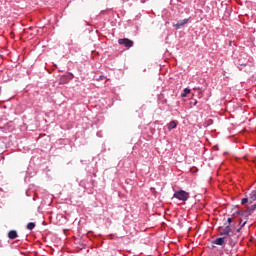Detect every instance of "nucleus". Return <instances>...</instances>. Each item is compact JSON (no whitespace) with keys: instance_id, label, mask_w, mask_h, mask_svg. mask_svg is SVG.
<instances>
[{"instance_id":"obj_14","label":"nucleus","mask_w":256,"mask_h":256,"mask_svg":"<svg viewBox=\"0 0 256 256\" xmlns=\"http://www.w3.org/2000/svg\"><path fill=\"white\" fill-rule=\"evenodd\" d=\"M240 223H241V226H240V227L243 228V227H245V225L247 224V221H244V222H243V220H240Z\"/></svg>"},{"instance_id":"obj_8","label":"nucleus","mask_w":256,"mask_h":256,"mask_svg":"<svg viewBox=\"0 0 256 256\" xmlns=\"http://www.w3.org/2000/svg\"><path fill=\"white\" fill-rule=\"evenodd\" d=\"M177 127V122L175 121H171L169 124H168V130L171 131L172 129H175Z\"/></svg>"},{"instance_id":"obj_9","label":"nucleus","mask_w":256,"mask_h":256,"mask_svg":"<svg viewBox=\"0 0 256 256\" xmlns=\"http://www.w3.org/2000/svg\"><path fill=\"white\" fill-rule=\"evenodd\" d=\"M249 63V61H244L243 59H239L238 61V65H240L241 67H247V64Z\"/></svg>"},{"instance_id":"obj_17","label":"nucleus","mask_w":256,"mask_h":256,"mask_svg":"<svg viewBox=\"0 0 256 256\" xmlns=\"http://www.w3.org/2000/svg\"><path fill=\"white\" fill-rule=\"evenodd\" d=\"M103 79H105V76H100L99 77V81H103Z\"/></svg>"},{"instance_id":"obj_7","label":"nucleus","mask_w":256,"mask_h":256,"mask_svg":"<svg viewBox=\"0 0 256 256\" xmlns=\"http://www.w3.org/2000/svg\"><path fill=\"white\" fill-rule=\"evenodd\" d=\"M238 214H240L241 217H249V215H252V213L249 211V209H246L242 212H238Z\"/></svg>"},{"instance_id":"obj_3","label":"nucleus","mask_w":256,"mask_h":256,"mask_svg":"<svg viewBox=\"0 0 256 256\" xmlns=\"http://www.w3.org/2000/svg\"><path fill=\"white\" fill-rule=\"evenodd\" d=\"M118 44L119 45H123L126 47V49H131V47H133V45L135 44L133 42V40L129 39V38H120L118 40Z\"/></svg>"},{"instance_id":"obj_1","label":"nucleus","mask_w":256,"mask_h":256,"mask_svg":"<svg viewBox=\"0 0 256 256\" xmlns=\"http://www.w3.org/2000/svg\"><path fill=\"white\" fill-rule=\"evenodd\" d=\"M174 199H178L179 201H187L189 199V192H185V190H180L174 193Z\"/></svg>"},{"instance_id":"obj_2","label":"nucleus","mask_w":256,"mask_h":256,"mask_svg":"<svg viewBox=\"0 0 256 256\" xmlns=\"http://www.w3.org/2000/svg\"><path fill=\"white\" fill-rule=\"evenodd\" d=\"M221 237H227L230 245H233V241H231V227L227 225L224 229L220 230Z\"/></svg>"},{"instance_id":"obj_15","label":"nucleus","mask_w":256,"mask_h":256,"mask_svg":"<svg viewBox=\"0 0 256 256\" xmlns=\"http://www.w3.org/2000/svg\"><path fill=\"white\" fill-rule=\"evenodd\" d=\"M240 223H241V226H240V227L243 228V227H245V225L247 224V221H244V222H243V220H240Z\"/></svg>"},{"instance_id":"obj_5","label":"nucleus","mask_w":256,"mask_h":256,"mask_svg":"<svg viewBox=\"0 0 256 256\" xmlns=\"http://www.w3.org/2000/svg\"><path fill=\"white\" fill-rule=\"evenodd\" d=\"M189 23V18H185L183 20H179L176 24H174L175 29H181L183 25H187Z\"/></svg>"},{"instance_id":"obj_4","label":"nucleus","mask_w":256,"mask_h":256,"mask_svg":"<svg viewBox=\"0 0 256 256\" xmlns=\"http://www.w3.org/2000/svg\"><path fill=\"white\" fill-rule=\"evenodd\" d=\"M229 243V240L227 239V237H220V238H216L215 240H213V244L214 245H225L226 243Z\"/></svg>"},{"instance_id":"obj_20","label":"nucleus","mask_w":256,"mask_h":256,"mask_svg":"<svg viewBox=\"0 0 256 256\" xmlns=\"http://www.w3.org/2000/svg\"><path fill=\"white\" fill-rule=\"evenodd\" d=\"M229 45H231V42L229 43Z\"/></svg>"},{"instance_id":"obj_13","label":"nucleus","mask_w":256,"mask_h":256,"mask_svg":"<svg viewBox=\"0 0 256 256\" xmlns=\"http://www.w3.org/2000/svg\"><path fill=\"white\" fill-rule=\"evenodd\" d=\"M242 205H245V203H249V198H243L241 200Z\"/></svg>"},{"instance_id":"obj_19","label":"nucleus","mask_w":256,"mask_h":256,"mask_svg":"<svg viewBox=\"0 0 256 256\" xmlns=\"http://www.w3.org/2000/svg\"><path fill=\"white\" fill-rule=\"evenodd\" d=\"M0 95H1V88H0Z\"/></svg>"},{"instance_id":"obj_6","label":"nucleus","mask_w":256,"mask_h":256,"mask_svg":"<svg viewBox=\"0 0 256 256\" xmlns=\"http://www.w3.org/2000/svg\"><path fill=\"white\" fill-rule=\"evenodd\" d=\"M17 237H19V235L17 234L16 230H11L8 233V238H10V239H17Z\"/></svg>"},{"instance_id":"obj_11","label":"nucleus","mask_w":256,"mask_h":256,"mask_svg":"<svg viewBox=\"0 0 256 256\" xmlns=\"http://www.w3.org/2000/svg\"><path fill=\"white\" fill-rule=\"evenodd\" d=\"M189 93H191V89L185 88L184 93L181 94V97H187V95H189Z\"/></svg>"},{"instance_id":"obj_10","label":"nucleus","mask_w":256,"mask_h":256,"mask_svg":"<svg viewBox=\"0 0 256 256\" xmlns=\"http://www.w3.org/2000/svg\"><path fill=\"white\" fill-rule=\"evenodd\" d=\"M27 229L29 231H33V229H35V223L34 222H30L27 224Z\"/></svg>"},{"instance_id":"obj_16","label":"nucleus","mask_w":256,"mask_h":256,"mask_svg":"<svg viewBox=\"0 0 256 256\" xmlns=\"http://www.w3.org/2000/svg\"><path fill=\"white\" fill-rule=\"evenodd\" d=\"M227 222L229 223V225H231V223H233V218H228Z\"/></svg>"},{"instance_id":"obj_18","label":"nucleus","mask_w":256,"mask_h":256,"mask_svg":"<svg viewBox=\"0 0 256 256\" xmlns=\"http://www.w3.org/2000/svg\"><path fill=\"white\" fill-rule=\"evenodd\" d=\"M241 229H243L242 227H240L238 230H237V233H239V231H241Z\"/></svg>"},{"instance_id":"obj_12","label":"nucleus","mask_w":256,"mask_h":256,"mask_svg":"<svg viewBox=\"0 0 256 256\" xmlns=\"http://www.w3.org/2000/svg\"><path fill=\"white\" fill-rule=\"evenodd\" d=\"M255 209H256V204H254V205H252V206H250L249 208H248V210L253 214V212L255 211Z\"/></svg>"}]
</instances>
